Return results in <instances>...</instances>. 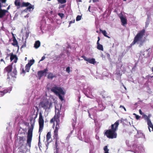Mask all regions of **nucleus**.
Here are the masks:
<instances>
[{
	"label": "nucleus",
	"mask_w": 153,
	"mask_h": 153,
	"mask_svg": "<svg viewBox=\"0 0 153 153\" xmlns=\"http://www.w3.org/2000/svg\"><path fill=\"white\" fill-rule=\"evenodd\" d=\"M145 33L144 29L139 31L135 37L133 41L131 44V45L132 46L135 44H137L139 45L140 47L141 46L145 41Z\"/></svg>",
	"instance_id": "obj_1"
},
{
	"label": "nucleus",
	"mask_w": 153,
	"mask_h": 153,
	"mask_svg": "<svg viewBox=\"0 0 153 153\" xmlns=\"http://www.w3.org/2000/svg\"><path fill=\"white\" fill-rule=\"evenodd\" d=\"M119 120H118L114 124L111 125V129L107 130L105 134L108 138L113 139L117 137L116 130L119 125Z\"/></svg>",
	"instance_id": "obj_2"
},
{
	"label": "nucleus",
	"mask_w": 153,
	"mask_h": 153,
	"mask_svg": "<svg viewBox=\"0 0 153 153\" xmlns=\"http://www.w3.org/2000/svg\"><path fill=\"white\" fill-rule=\"evenodd\" d=\"M51 91L59 96V98L61 101L63 100V97L61 95H64L65 94V92L62 88L59 87L55 86L52 87Z\"/></svg>",
	"instance_id": "obj_3"
},
{
	"label": "nucleus",
	"mask_w": 153,
	"mask_h": 153,
	"mask_svg": "<svg viewBox=\"0 0 153 153\" xmlns=\"http://www.w3.org/2000/svg\"><path fill=\"white\" fill-rule=\"evenodd\" d=\"M34 127V124L31 123L30 128L29 129L27 137V145L30 147L31 146V143L32 137V132Z\"/></svg>",
	"instance_id": "obj_4"
},
{
	"label": "nucleus",
	"mask_w": 153,
	"mask_h": 153,
	"mask_svg": "<svg viewBox=\"0 0 153 153\" xmlns=\"http://www.w3.org/2000/svg\"><path fill=\"white\" fill-rule=\"evenodd\" d=\"M40 105L46 111H49V110L52 107V103L47 100L40 102Z\"/></svg>",
	"instance_id": "obj_5"
},
{
	"label": "nucleus",
	"mask_w": 153,
	"mask_h": 153,
	"mask_svg": "<svg viewBox=\"0 0 153 153\" xmlns=\"http://www.w3.org/2000/svg\"><path fill=\"white\" fill-rule=\"evenodd\" d=\"M39 132L41 133L44 127V120L43 119L42 113L41 112L39 113Z\"/></svg>",
	"instance_id": "obj_6"
},
{
	"label": "nucleus",
	"mask_w": 153,
	"mask_h": 153,
	"mask_svg": "<svg viewBox=\"0 0 153 153\" xmlns=\"http://www.w3.org/2000/svg\"><path fill=\"white\" fill-rule=\"evenodd\" d=\"M22 5L24 7H27V8L24 10L25 12L32 11L34 8V5H31L29 2H23L22 3Z\"/></svg>",
	"instance_id": "obj_7"
},
{
	"label": "nucleus",
	"mask_w": 153,
	"mask_h": 153,
	"mask_svg": "<svg viewBox=\"0 0 153 153\" xmlns=\"http://www.w3.org/2000/svg\"><path fill=\"white\" fill-rule=\"evenodd\" d=\"M143 117L145 120H146L147 124L148 126L151 127L153 131V125L152 124L150 120L149 119V117L146 114L143 115Z\"/></svg>",
	"instance_id": "obj_8"
},
{
	"label": "nucleus",
	"mask_w": 153,
	"mask_h": 153,
	"mask_svg": "<svg viewBox=\"0 0 153 153\" xmlns=\"http://www.w3.org/2000/svg\"><path fill=\"white\" fill-rule=\"evenodd\" d=\"M35 62L34 60H30L29 61L25 67V71L28 72L30 69L31 66L33 65Z\"/></svg>",
	"instance_id": "obj_9"
},
{
	"label": "nucleus",
	"mask_w": 153,
	"mask_h": 153,
	"mask_svg": "<svg viewBox=\"0 0 153 153\" xmlns=\"http://www.w3.org/2000/svg\"><path fill=\"white\" fill-rule=\"evenodd\" d=\"M8 56H10V60L11 62H13L15 63L17 62L18 60V57L16 55L13 54V53H11L10 54H8Z\"/></svg>",
	"instance_id": "obj_10"
},
{
	"label": "nucleus",
	"mask_w": 153,
	"mask_h": 153,
	"mask_svg": "<svg viewBox=\"0 0 153 153\" xmlns=\"http://www.w3.org/2000/svg\"><path fill=\"white\" fill-rule=\"evenodd\" d=\"M82 57L84 59L89 63L94 64L95 63V59L94 58H87L85 56H82Z\"/></svg>",
	"instance_id": "obj_11"
},
{
	"label": "nucleus",
	"mask_w": 153,
	"mask_h": 153,
	"mask_svg": "<svg viewBox=\"0 0 153 153\" xmlns=\"http://www.w3.org/2000/svg\"><path fill=\"white\" fill-rule=\"evenodd\" d=\"M119 16L121 19L122 25L124 26L125 25L127 24V20L123 16L121 13L119 14Z\"/></svg>",
	"instance_id": "obj_12"
},
{
	"label": "nucleus",
	"mask_w": 153,
	"mask_h": 153,
	"mask_svg": "<svg viewBox=\"0 0 153 153\" xmlns=\"http://www.w3.org/2000/svg\"><path fill=\"white\" fill-rule=\"evenodd\" d=\"M48 71V70L47 68H46L44 69L43 70L39 71L38 72V74L39 79H40L41 77L44 75V74L45 73H46V72Z\"/></svg>",
	"instance_id": "obj_13"
},
{
	"label": "nucleus",
	"mask_w": 153,
	"mask_h": 153,
	"mask_svg": "<svg viewBox=\"0 0 153 153\" xmlns=\"http://www.w3.org/2000/svg\"><path fill=\"white\" fill-rule=\"evenodd\" d=\"M29 32L28 31H26L25 34L24 35L22 36V39L24 43V45H25L26 42V39L28 38L29 36Z\"/></svg>",
	"instance_id": "obj_14"
},
{
	"label": "nucleus",
	"mask_w": 153,
	"mask_h": 153,
	"mask_svg": "<svg viewBox=\"0 0 153 153\" xmlns=\"http://www.w3.org/2000/svg\"><path fill=\"white\" fill-rule=\"evenodd\" d=\"M0 8V18H3L6 14L7 11L6 10H2Z\"/></svg>",
	"instance_id": "obj_15"
},
{
	"label": "nucleus",
	"mask_w": 153,
	"mask_h": 153,
	"mask_svg": "<svg viewBox=\"0 0 153 153\" xmlns=\"http://www.w3.org/2000/svg\"><path fill=\"white\" fill-rule=\"evenodd\" d=\"M137 149H136L135 152H134L135 153H139V151L140 153L142 151V150H143V147L141 145L138 146L137 147Z\"/></svg>",
	"instance_id": "obj_16"
},
{
	"label": "nucleus",
	"mask_w": 153,
	"mask_h": 153,
	"mask_svg": "<svg viewBox=\"0 0 153 153\" xmlns=\"http://www.w3.org/2000/svg\"><path fill=\"white\" fill-rule=\"evenodd\" d=\"M19 143L22 145L24 141L25 140V138L24 137H19L18 139Z\"/></svg>",
	"instance_id": "obj_17"
},
{
	"label": "nucleus",
	"mask_w": 153,
	"mask_h": 153,
	"mask_svg": "<svg viewBox=\"0 0 153 153\" xmlns=\"http://www.w3.org/2000/svg\"><path fill=\"white\" fill-rule=\"evenodd\" d=\"M97 48L99 50L103 51V46L102 45L100 44L99 43V40H98L97 42Z\"/></svg>",
	"instance_id": "obj_18"
},
{
	"label": "nucleus",
	"mask_w": 153,
	"mask_h": 153,
	"mask_svg": "<svg viewBox=\"0 0 153 153\" xmlns=\"http://www.w3.org/2000/svg\"><path fill=\"white\" fill-rule=\"evenodd\" d=\"M59 117L58 116H57L56 117L55 116L53 117V118H52L50 120V122L51 123H53L55 121L56 122V123H57L58 121V118Z\"/></svg>",
	"instance_id": "obj_19"
},
{
	"label": "nucleus",
	"mask_w": 153,
	"mask_h": 153,
	"mask_svg": "<svg viewBox=\"0 0 153 153\" xmlns=\"http://www.w3.org/2000/svg\"><path fill=\"white\" fill-rule=\"evenodd\" d=\"M40 45V42L39 41H37L34 44V47L35 48H38Z\"/></svg>",
	"instance_id": "obj_20"
},
{
	"label": "nucleus",
	"mask_w": 153,
	"mask_h": 153,
	"mask_svg": "<svg viewBox=\"0 0 153 153\" xmlns=\"http://www.w3.org/2000/svg\"><path fill=\"white\" fill-rule=\"evenodd\" d=\"M10 91H8L7 90H4L3 91H0V96H2L7 93L9 92Z\"/></svg>",
	"instance_id": "obj_21"
},
{
	"label": "nucleus",
	"mask_w": 153,
	"mask_h": 153,
	"mask_svg": "<svg viewBox=\"0 0 153 153\" xmlns=\"http://www.w3.org/2000/svg\"><path fill=\"white\" fill-rule=\"evenodd\" d=\"M12 69V66L11 65H9L5 68V70L8 73L10 72Z\"/></svg>",
	"instance_id": "obj_22"
},
{
	"label": "nucleus",
	"mask_w": 153,
	"mask_h": 153,
	"mask_svg": "<svg viewBox=\"0 0 153 153\" xmlns=\"http://www.w3.org/2000/svg\"><path fill=\"white\" fill-rule=\"evenodd\" d=\"M17 71L16 68H14L13 72L11 73V75L13 77H15V76L16 75Z\"/></svg>",
	"instance_id": "obj_23"
},
{
	"label": "nucleus",
	"mask_w": 153,
	"mask_h": 153,
	"mask_svg": "<svg viewBox=\"0 0 153 153\" xmlns=\"http://www.w3.org/2000/svg\"><path fill=\"white\" fill-rule=\"evenodd\" d=\"M100 31L102 33L103 35L105 37H108V38H110V37L107 35V33L106 31L105 30H102L100 29Z\"/></svg>",
	"instance_id": "obj_24"
},
{
	"label": "nucleus",
	"mask_w": 153,
	"mask_h": 153,
	"mask_svg": "<svg viewBox=\"0 0 153 153\" xmlns=\"http://www.w3.org/2000/svg\"><path fill=\"white\" fill-rule=\"evenodd\" d=\"M12 44L14 46H18V42L16 38L13 39V42L12 43Z\"/></svg>",
	"instance_id": "obj_25"
},
{
	"label": "nucleus",
	"mask_w": 153,
	"mask_h": 153,
	"mask_svg": "<svg viewBox=\"0 0 153 153\" xmlns=\"http://www.w3.org/2000/svg\"><path fill=\"white\" fill-rule=\"evenodd\" d=\"M51 137V134L50 132H48L46 135V139L47 142H49Z\"/></svg>",
	"instance_id": "obj_26"
},
{
	"label": "nucleus",
	"mask_w": 153,
	"mask_h": 153,
	"mask_svg": "<svg viewBox=\"0 0 153 153\" xmlns=\"http://www.w3.org/2000/svg\"><path fill=\"white\" fill-rule=\"evenodd\" d=\"M55 77V76L53 75L52 73H49L48 76V78L51 79H53Z\"/></svg>",
	"instance_id": "obj_27"
},
{
	"label": "nucleus",
	"mask_w": 153,
	"mask_h": 153,
	"mask_svg": "<svg viewBox=\"0 0 153 153\" xmlns=\"http://www.w3.org/2000/svg\"><path fill=\"white\" fill-rule=\"evenodd\" d=\"M104 149L105 151L104 153H108L109 150L108 149V147L107 146H105L104 147Z\"/></svg>",
	"instance_id": "obj_28"
},
{
	"label": "nucleus",
	"mask_w": 153,
	"mask_h": 153,
	"mask_svg": "<svg viewBox=\"0 0 153 153\" xmlns=\"http://www.w3.org/2000/svg\"><path fill=\"white\" fill-rule=\"evenodd\" d=\"M20 0H15V4L17 6H19L20 5Z\"/></svg>",
	"instance_id": "obj_29"
},
{
	"label": "nucleus",
	"mask_w": 153,
	"mask_h": 153,
	"mask_svg": "<svg viewBox=\"0 0 153 153\" xmlns=\"http://www.w3.org/2000/svg\"><path fill=\"white\" fill-rule=\"evenodd\" d=\"M58 1L62 4L65 3L66 2V0H58Z\"/></svg>",
	"instance_id": "obj_30"
},
{
	"label": "nucleus",
	"mask_w": 153,
	"mask_h": 153,
	"mask_svg": "<svg viewBox=\"0 0 153 153\" xmlns=\"http://www.w3.org/2000/svg\"><path fill=\"white\" fill-rule=\"evenodd\" d=\"M81 16H78L76 18V20L77 21H79L81 19Z\"/></svg>",
	"instance_id": "obj_31"
},
{
	"label": "nucleus",
	"mask_w": 153,
	"mask_h": 153,
	"mask_svg": "<svg viewBox=\"0 0 153 153\" xmlns=\"http://www.w3.org/2000/svg\"><path fill=\"white\" fill-rule=\"evenodd\" d=\"M58 131L56 129H55L54 131V135L56 137L58 134Z\"/></svg>",
	"instance_id": "obj_32"
},
{
	"label": "nucleus",
	"mask_w": 153,
	"mask_h": 153,
	"mask_svg": "<svg viewBox=\"0 0 153 153\" xmlns=\"http://www.w3.org/2000/svg\"><path fill=\"white\" fill-rule=\"evenodd\" d=\"M58 15L62 19L64 17V14L62 13H58Z\"/></svg>",
	"instance_id": "obj_33"
},
{
	"label": "nucleus",
	"mask_w": 153,
	"mask_h": 153,
	"mask_svg": "<svg viewBox=\"0 0 153 153\" xmlns=\"http://www.w3.org/2000/svg\"><path fill=\"white\" fill-rule=\"evenodd\" d=\"M66 71L69 74L70 72V68L69 67H68L66 69Z\"/></svg>",
	"instance_id": "obj_34"
},
{
	"label": "nucleus",
	"mask_w": 153,
	"mask_h": 153,
	"mask_svg": "<svg viewBox=\"0 0 153 153\" xmlns=\"http://www.w3.org/2000/svg\"><path fill=\"white\" fill-rule=\"evenodd\" d=\"M6 1V0H0V1H1L2 3H5ZM1 7V4L0 3V8Z\"/></svg>",
	"instance_id": "obj_35"
},
{
	"label": "nucleus",
	"mask_w": 153,
	"mask_h": 153,
	"mask_svg": "<svg viewBox=\"0 0 153 153\" xmlns=\"http://www.w3.org/2000/svg\"><path fill=\"white\" fill-rule=\"evenodd\" d=\"M45 56H43L42 57L41 59L40 60L39 62L40 61H42L43 60L45 59Z\"/></svg>",
	"instance_id": "obj_36"
},
{
	"label": "nucleus",
	"mask_w": 153,
	"mask_h": 153,
	"mask_svg": "<svg viewBox=\"0 0 153 153\" xmlns=\"http://www.w3.org/2000/svg\"><path fill=\"white\" fill-rule=\"evenodd\" d=\"M75 22V20H74L73 21H71L69 22V24L70 25L71 24L74 23Z\"/></svg>",
	"instance_id": "obj_37"
},
{
	"label": "nucleus",
	"mask_w": 153,
	"mask_h": 153,
	"mask_svg": "<svg viewBox=\"0 0 153 153\" xmlns=\"http://www.w3.org/2000/svg\"><path fill=\"white\" fill-rule=\"evenodd\" d=\"M139 113L140 114H141V115H143V113L142 112V111L141 110V109H140L139 110Z\"/></svg>",
	"instance_id": "obj_38"
},
{
	"label": "nucleus",
	"mask_w": 153,
	"mask_h": 153,
	"mask_svg": "<svg viewBox=\"0 0 153 153\" xmlns=\"http://www.w3.org/2000/svg\"><path fill=\"white\" fill-rule=\"evenodd\" d=\"M140 118V116L138 115H136V118L137 120H138Z\"/></svg>",
	"instance_id": "obj_39"
},
{
	"label": "nucleus",
	"mask_w": 153,
	"mask_h": 153,
	"mask_svg": "<svg viewBox=\"0 0 153 153\" xmlns=\"http://www.w3.org/2000/svg\"><path fill=\"white\" fill-rule=\"evenodd\" d=\"M99 1V0H93V2L94 3L97 2Z\"/></svg>",
	"instance_id": "obj_40"
},
{
	"label": "nucleus",
	"mask_w": 153,
	"mask_h": 153,
	"mask_svg": "<svg viewBox=\"0 0 153 153\" xmlns=\"http://www.w3.org/2000/svg\"><path fill=\"white\" fill-rule=\"evenodd\" d=\"M59 128V127H57V126H56L55 129H56L58 131V129Z\"/></svg>",
	"instance_id": "obj_41"
},
{
	"label": "nucleus",
	"mask_w": 153,
	"mask_h": 153,
	"mask_svg": "<svg viewBox=\"0 0 153 153\" xmlns=\"http://www.w3.org/2000/svg\"><path fill=\"white\" fill-rule=\"evenodd\" d=\"M59 128V127H57V126H56L55 129H56L58 131V129Z\"/></svg>",
	"instance_id": "obj_42"
},
{
	"label": "nucleus",
	"mask_w": 153,
	"mask_h": 153,
	"mask_svg": "<svg viewBox=\"0 0 153 153\" xmlns=\"http://www.w3.org/2000/svg\"><path fill=\"white\" fill-rule=\"evenodd\" d=\"M132 147L133 149L134 150L135 149V148L136 147V146L135 145H133Z\"/></svg>",
	"instance_id": "obj_43"
},
{
	"label": "nucleus",
	"mask_w": 153,
	"mask_h": 153,
	"mask_svg": "<svg viewBox=\"0 0 153 153\" xmlns=\"http://www.w3.org/2000/svg\"><path fill=\"white\" fill-rule=\"evenodd\" d=\"M56 126H57V127H59V123H58V121L57 122V123H56Z\"/></svg>",
	"instance_id": "obj_44"
},
{
	"label": "nucleus",
	"mask_w": 153,
	"mask_h": 153,
	"mask_svg": "<svg viewBox=\"0 0 153 153\" xmlns=\"http://www.w3.org/2000/svg\"><path fill=\"white\" fill-rule=\"evenodd\" d=\"M12 34L13 39L16 38L14 36V34L12 33Z\"/></svg>",
	"instance_id": "obj_45"
},
{
	"label": "nucleus",
	"mask_w": 153,
	"mask_h": 153,
	"mask_svg": "<svg viewBox=\"0 0 153 153\" xmlns=\"http://www.w3.org/2000/svg\"><path fill=\"white\" fill-rule=\"evenodd\" d=\"M148 127L149 129V131H150V132H151V129H150V128H151V127H150V126H148Z\"/></svg>",
	"instance_id": "obj_46"
},
{
	"label": "nucleus",
	"mask_w": 153,
	"mask_h": 153,
	"mask_svg": "<svg viewBox=\"0 0 153 153\" xmlns=\"http://www.w3.org/2000/svg\"><path fill=\"white\" fill-rule=\"evenodd\" d=\"M121 107H123V108L124 109V108H125L124 106L121 105L120 106V108H121Z\"/></svg>",
	"instance_id": "obj_47"
},
{
	"label": "nucleus",
	"mask_w": 153,
	"mask_h": 153,
	"mask_svg": "<svg viewBox=\"0 0 153 153\" xmlns=\"http://www.w3.org/2000/svg\"><path fill=\"white\" fill-rule=\"evenodd\" d=\"M64 5H62L61 6V7H59V8H62V7H64Z\"/></svg>",
	"instance_id": "obj_48"
},
{
	"label": "nucleus",
	"mask_w": 153,
	"mask_h": 153,
	"mask_svg": "<svg viewBox=\"0 0 153 153\" xmlns=\"http://www.w3.org/2000/svg\"><path fill=\"white\" fill-rule=\"evenodd\" d=\"M142 135L143 136V137L144 138H145V135L143 134V133L142 134Z\"/></svg>",
	"instance_id": "obj_49"
},
{
	"label": "nucleus",
	"mask_w": 153,
	"mask_h": 153,
	"mask_svg": "<svg viewBox=\"0 0 153 153\" xmlns=\"http://www.w3.org/2000/svg\"><path fill=\"white\" fill-rule=\"evenodd\" d=\"M0 61H4V60H3V59H1V60H0Z\"/></svg>",
	"instance_id": "obj_50"
},
{
	"label": "nucleus",
	"mask_w": 153,
	"mask_h": 153,
	"mask_svg": "<svg viewBox=\"0 0 153 153\" xmlns=\"http://www.w3.org/2000/svg\"><path fill=\"white\" fill-rule=\"evenodd\" d=\"M22 72H23V73H25V71H24V70H22Z\"/></svg>",
	"instance_id": "obj_51"
},
{
	"label": "nucleus",
	"mask_w": 153,
	"mask_h": 153,
	"mask_svg": "<svg viewBox=\"0 0 153 153\" xmlns=\"http://www.w3.org/2000/svg\"><path fill=\"white\" fill-rule=\"evenodd\" d=\"M124 87V88H125V89H126V87H125L124 85H123Z\"/></svg>",
	"instance_id": "obj_52"
},
{
	"label": "nucleus",
	"mask_w": 153,
	"mask_h": 153,
	"mask_svg": "<svg viewBox=\"0 0 153 153\" xmlns=\"http://www.w3.org/2000/svg\"><path fill=\"white\" fill-rule=\"evenodd\" d=\"M133 114V115H135V116H136V115H137L136 114H135V113H134V114Z\"/></svg>",
	"instance_id": "obj_53"
},
{
	"label": "nucleus",
	"mask_w": 153,
	"mask_h": 153,
	"mask_svg": "<svg viewBox=\"0 0 153 153\" xmlns=\"http://www.w3.org/2000/svg\"><path fill=\"white\" fill-rule=\"evenodd\" d=\"M101 56H102V58L104 57L103 56V55H101Z\"/></svg>",
	"instance_id": "obj_54"
},
{
	"label": "nucleus",
	"mask_w": 153,
	"mask_h": 153,
	"mask_svg": "<svg viewBox=\"0 0 153 153\" xmlns=\"http://www.w3.org/2000/svg\"><path fill=\"white\" fill-rule=\"evenodd\" d=\"M98 40H99V41H100V37H98Z\"/></svg>",
	"instance_id": "obj_55"
},
{
	"label": "nucleus",
	"mask_w": 153,
	"mask_h": 153,
	"mask_svg": "<svg viewBox=\"0 0 153 153\" xmlns=\"http://www.w3.org/2000/svg\"><path fill=\"white\" fill-rule=\"evenodd\" d=\"M90 6H89V8H88V10H89V11H90L89 10H90Z\"/></svg>",
	"instance_id": "obj_56"
},
{
	"label": "nucleus",
	"mask_w": 153,
	"mask_h": 153,
	"mask_svg": "<svg viewBox=\"0 0 153 153\" xmlns=\"http://www.w3.org/2000/svg\"><path fill=\"white\" fill-rule=\"evenodd\" d=\"M27 59V58L26 57L25 58V60H26Z\"/></svg>",
	"instance_id": "obj_57"
},
{
	"label": "nucleus",
	"mask_w": 153,
	"mask_h": 153,
	"mask_svg": "<svg viewBox=\"0 0 153 153\" xmlns=\"http://www.w3.org/2000/svg\"><path fill=\"white\" fill-rule=\"evenodd\" d=\"M91 0H90L89 1V3H91Z\"/></svg>",
	"instance_id": "obj_58"
},
{
	"label": "nucleus",
	"mask_w": 153,
	"mask_h": 153,
	"mask_svg": "<svg viewBox=\"0 0 153 153\" xmlns=\"http://www.w3.org/2000/svg\"><path fill=\"white\" fill-rule=\"evenodd\" d=\"M107 55H108V56H110V55H109V54H107Z\"/></svg>",
	"instance_id": "obj_59"
},
{
	"label": "nucleus",
	"mask_w": 153,
	"mask_h": 153,
	"mask_svg": "<svg viewBox=\"0 0 153 153\" xmlns=\"http://www.w3.org/2000/svg\"><path fill=\"white\" fill-rule=\"evenodd\" d=\"M148 117H149V118H150V115H149L148 116Z\"/></svg>",
	"instance_id": "obj_60"
},
{
	"label": "nucleus",
	"mask_w": 153,
	"mask_h": 153,
	"mask_svg": "<svg viewBox=\"0 0 153 153\" xmlns=\"http://www.w3.org/2000/svg\"><path fill=\"white\" fill-rule=\"evenodd\" d=\"M124 110H125V111H126V108H124Z\"/></svg>",
	"instance_id": "obj_61"
},
{
	"label": "nucleus",
	"mask_w": 153,
	"mask_h": 153,
	"mask_svg": "<svg viewBox=\"0 0 153 153\" xmlns=\"http://www.w3.org/2000/svg\"><path fill=\"white\" fill-rule=\"evenodd\" d=\"M48 1H51V0H47Z\"/></svg>",
	"instance_id": "obj_62"
},
{
	"label": "nucleus",
	"mask_w": 153,
	"mask_h": 153,
	"mask_svg": "<svg viewBox=\"0 0 153 153\" xmlns=\"http://www.w3.org/2000/svg\"><path fill=\"white\" fill-rule=\"evenodd\" d=\"M124 1H126V0H123Z\"/></svg>",
	"instance_id": "obj_63"
},
{
	"label": "nucleus",
	"mask_w": 153,
	"mask_h": 153,
	"mask_svg": "<svg viewBox=\"0 0 153 153\" xmlns=\"http://www.w3.org/2000/svg\"><path fill=\"white\" fill-rule=\"evenodd\" d=\"M0 88H2V87H0Z\"/></svg>",
	"instance_id": "obj_64"
}]
</instances>
